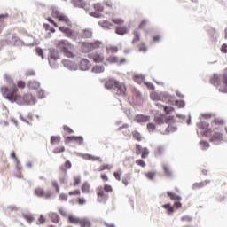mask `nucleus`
Segmentation results:
<instances>
[{
	"mask_svg": "<svg viewBox=\"0 0 227 227\" xmlns=\"http://www.w3.org/2000/svg\"><path fill=\"white\" fill-rule=\"evenodd\" d=\"M0 91L3 97L10 102H16V104H19L20 106L26 105L24 96L17 94L18 89L16 85H14L12 90L6 86H3L1 87Z\"/></svg>",
	"mask_w": 227,
	"mask_h": 227,
	"instance_id": "1",
	"label": "nucleus"
},
{
	"mask_svg": "<svg viewBox=\"0 0 227 227\" xmlns=\"http://www.w3.org/2000/svg\"><path fill=\"white\" fill-rule=\"evenodd\" d=\"M210 84L219 88L221 93H227V68L223 70L220 76L217 74L211 76Z\"/></svg>",
	"mask_w": 227,
	"mask_h": 227,
	"instance_id": "2",
	"label": "nucleus"
},
{
	"mask_svg": "<svg viewBox=\"0 0 227 227\" xmlns=\"http://www.w3.org/2000/svg\"><path fill=\"white\" fill-rule=\"evenodd\" d=\"M107 192H113V186L110 184H104V186L96 188L97 201L98 203H107V200H109Z\"/></svg>",
	"mask_w": 227,
	"mask_h": 227,
	"instance_id": "3",
	"label": "nucleus"
},
{
	"mask_svg": "<svg viewBox=\"0 0 227 227\" xmlns=\"http://www.w3.org/2000/svg\"><path fill=\"white\" fill-rule=\"evenodd\" d=\"M59 47L60 48L61 52L67 56V58H74V51H75V48L74 45H72V43L67 41H62L59 43Z\"/></svg>",
	"mask_w": 227,
	"mask_h": 227,
	"instance_id": "4",
	"label": "nucleus"
},
{
	"mask_svg": "<svg viewBox=\"0 0 227 227\" xmlns=\"http://www.w3.org/2000/svg\"><path fill=\"white\" fill-rule=\"evenodd\" d=\"M206 137H209L210 143H219L223 141V133L212 131V129H207L203 134Z\"/></svg>",
	"mask_w": 227,
	"mask_h": 227,
	"instance_id": "5",
	"label": "nucleus"
},
{
	"mask_svg": "<svg viewBox=\"0 0 227 227\" xmlns=\"http://www.w3.org/2000/svg\"><path fill=\"white\" fill-rule=\"evenodd\" d=\"M154 121L156 125H162L163 123L171 124L175 123V117L161 114L154 117Z\"/></svg>",
	"mask_w": 227,
	"mask_h": 227,
	"instance_id": "6",
	"label": "nucleus"
},
{
	"mask_svg": "<svg viewBox=\"0 0 227 227\" xmlns=\"http://www.w3.org/2000/svg\"><path fill=\"white\" fill-rule=\"evenodd\" d=\"M49 64L51 68H56L58 66V51L54 49H50Z\"/></svg>",
	"mask_w": 227,
	"mask_h": 227,
	"instance_id": "7",
	"label": "nucleus"
},
{
	"mask_svg": "<svg viewBox=\"0 0 227 227\" xmlns=\"http://www.w3.org/2000/svg\"><path fill=\"white\" fill-rule=\"evenodd\" d=\"M35 196H38V198H45L46 200H49V198H52L54 193L51 191L45 192L42 188H36L35 190Z\"/></svg>",
	"mask_w": 227,
	"mask_h": 227,
	"instance_id": "8",
	"label": "nucleus"
},
{
	"mask_svg": "<svg viewBox=\"0 0 227 227\" xmlns=\"http://www.w3.org/2000/svg\"><path fill=\"white\" fill-rule=\"evenodd\" d=\"M114 90L116 91V95L121 97H125V95H127V86H125V83L123 82H117Z\"/></svg>",
	"mask_w": 227,
	"mask_h": 227,
	"instance_id": "9",
	"label": "nucleus"
},
{
	"mask_svg": "<svg viewBox=\"0 0 227 227\" xmlns=\"http://www.w3.org/2000/svg\"><path fill=\"white\" fill-rule=\"evenodd\" d=\"M58 20L60 24H64L67 27H72V20L68 19V16L65 14H58Z\"/></svg>",
	"mask_w": 227,
	"mask_h": 227,
	"instance_id": "10",
	"label": "nucleus"
},
{
	"mask_svg": "<svg viewBox=\"0 0 227 227\" xmlns=\"http://www.w3.org/2000/svg\"><path fill=\"white\" fill-rule=\"evenodd\" d=\"M134 121H136V123H148V121H150V116L138 114L135 116Z\"/></svg>",
	"mask_w": 227,
	"mask_h": 227,
	"instance_id": "11",
	"label": "nucleus"
},
{
	"mask_svg": "<svg viewBox=\"0 0 227 227\" xmlns=\"http://www.w3.org/2000/svg\"><path fill=\"white\" fill-rule=\"evenodd\" d=\"M59 30L61 31L63 35L67 36V38H72V36H74V30L70 29L69 27H59Z\"/></svg>",
	"mask_w": 227,
	"mask_h": 227,
	"instance_id": "12",
	"label": "nucleus"
},
{
	"mask_svg": "<svg viewBox=\"0 0 227 227\" xmlns=\"http://www.w3.org/2000/svg\"><path fill=\"white\" fill-rule=\"evenodd\" d=\"M81 190L83 194H90L91 192V184L88 181H85L82 184Z\"/></svg>",
	"mask_w": 227,
	"mask_h": 227,
	"instance_id": "13",
	"label": "nucleus"
},
{
	"mask_svg": "<svg viewBox=\"0 0 227 227\" xmlns=\"http://www.w3.org/2000/svg\"><path fill=\"white\" fill-rule=\"evenodd\" d=\"M81 220H82V218L77 217L74 215H69L67 216V222L69 223V224H80Z\"/></svg>",
	"mask_w": 227,
	"mask_h": 227,
	"instance_id": "14",
	"label": "nucleus"
},
{
	"mask_svg": "<svg viewBox=\"0 0 227 227\" xmlns=\"http://www.w3.org/2000/svg\"><path fill=\"white\" fill-rule=\"evenodd\" d=\"M72 4L76 8H88V4L84 0H72Z\"/></svg>",
	"mask_w": 227,
	"mask_h": 227,
	"instance_id": "15",
	"label": "nucleus"
},
{
	"mask_svg": "<svg viewBox=\"0 0 227 227\" xmlns=\"http://www.w3.org/2000/svg\"><path fill=\"white\" fill-rule=\"evenodd\" d=\"M117 83H118V81L110 79L106 82L105 87L106 88V90H113V88L114 90L116 88Z\"/></svg>",
	"mask_w": 227,
	"mask_h": 227,
	"instance_id": "16",
	"label": "nucleus"
},
{
	"mask_svg": "<svg viewBox=\"0 0 227 227\" xmlns=\"http://www.w3.org/2000/svg\"><path fill=\"white\" fill-rule=\"evenodd\" d=\"M90 59H93L94 63H102L104 61V57L102 54L95 53L89 57Z\"/></svg>",
	"mask_w": 227,
	"mask_h": 227,
	"instance_id": "17",
	"label": "nucleus"
},
{
	"mask_svg": "<svg viewBox=\"0 0 227 227\" xmlns=\"http://www.w3.org/2000/svg\"><path fill=\"white\" fill-rule=\"evenodd\" d=\"M90 67H91V63H90L86 59H82L80 62L81 70H90Z\"/></svg>",
	"mask_w": 227,
	"mask_h": 227,
	"instance_id": "18",
	"label": "nucleus"
},
{
	"mask_svg": "<svg viewBox=\"0 0 227 227\" xmlns=\"http://www.w3.org/2000/svg\"><path fill=\"white\" fill-rule=\"evenodd\" d=\"M4 79L5 82L8 84V86H10L9 90H13V87L15 86V82L13 81V78H12L8 74H4Z\"/></svg>",
	"mask_w": 227,
	"mask_h": 227,
	"instance_id": "19",
	"label": "nucleus"
},
{
	"mask_svg": "<svg viewBox=\"0 0 227 227\" xmlns=\"http://www.w3.org/2000/svg\"><path fill=\"white\" fill-rule=\"evenodd\" d=\"M128 31L129 29L125 26L116 27L115 28L116 35H120L121 36H123V35H127Z\"/></svg>",
	"mask_w": 227,
	"mask_h": 227,
	"instance_id": "20",
	"label": "nucleus"
},
{
	"mask_svg": "<svg viewBox=\"0 0 227 227\" xmlns=\"http://www.w3.org/2000/svg\"><path fill=\"white\" fill-rule=\"evenodd\" d=\"M162 168L164 170L165 176H167L168 178H171L173 176V172L171 171V168H169V165L163 164Z\"/></svg>",
	"mask_w": 227,
	"mask_h": 227,
	"instance_id": "21",
	"label": "nucleus"
},
{
	"mask_svg": "<svg viewBox=\"0 0 227 227\" xmlns=\"http://www.w3.org/2000/svg\"><path fill=\"white\" fill-rule=\"evenodd\" d=\"M161 207L162 208H165L168 215H173V214H175V207H172L171 204H165V205H162Z\"/></svg>",
	"mask_w": 227,
	"mask_h": 227,
	"instance_id": "22",
	"label": "nucleus"
},
{
	"mask_svg": "<svg viewBox=\"0 0 227 227\" xmlns=\"http://www.w3.org/2000/svg\"><path fill=\"white\" fill-rule=\"evenodd\" d=\"M210 184V180H205L200 183H195L192 186V189H201V187H205V185H208Z\"/></svg>",
	"mask_w": 227,
	"mask_h": 227,
	"instance_id": "23",
	"label": "nucleus"
},
{
	"mask_svg": "<svg viewBox=\"0 0 227 227\" xmlns=\"http://www.w3.org/2000/svg\"><path fill=\"white\" fill-rule=\"evenodd\" d=\"M27 86L30 90H38L40 88V82L35 80L29 81Z\"/></svg>",
	"mask_w": 227,
	"mask_h": 227,
	"instance_id": "24",
	"label": "nucleus"
},
{
	"mask_svg": "<svg viewBox=\"0 0 227 227\" xmlns=\"http://www.w3.org/2000/svg\"><path fill=\"white\" fill-rule=\"evenodd\" d=\"M114 168V166L111 165V164H105V165H101L98 168V171L102 172V171H111V169Z\"/></svg>",
	"mask_w": 227,
	"mask_h": 227,
	"instance_id": "25",
	"label": "nucleus"
},
{
	"mask_svg": "<svg viewBox=\"0 0 227 227\" xmlns=\"http://www.w3.org/2000/svg\"><path fill=\"white\" fill-rule=\"evenodd\" d=\"M133 36H134V38L132 40L133 44H136V43H137V42L141 41V35L139 34V31L135 30L133 32Z\"/></svg>",
	"mask_w": 227,
	"mask_h": 227,
	"instance_id": "26",
	"label": "nucleus"
},
{
	"mask_svg": "<svg viewBox=\"0 0 227 227\" xmlns=\"http://www.w3.org/2000/svg\"><path fill=\"white\" fill-rule=\"evenodd\" d=\"M23 97L25 104H33L35 102V98L31 94H25Z\"/></svg>",
	"mask_w": 227,
	"mask_h": 227,
	"instance_id": "27",
	"label": "nucleus"
},
{
	"mask_svg": "<svg viewBox=\"0 0 227 227\" xmlns=\"http://www.w3.org/2000/svg\"><path fill=\"white\" fill-rule=\"evenodd\" d=\"M80 226L81 227H91V222L88 218H82L80 220Z\"/></svg>",
	"mask_w": 227,
	"mask_h": 227,
	"instance_id": "28",
	"label": "nucleus"
},
{
	"mask_svg": "<svg viewBox=\"0 0 227 227\" xmlns=\"http://www.w3.org/2000/svg\"><path fill=\"white\" fill-rule=\"evenodd\" d=\"M167 196H168V198H170V200H172L173 201H180V200H182V197L171 192H167Z\"/></svg>",
	"mask_w": 227,
	"mask_h": 227,
	"instance_id": "29",
	"label": "nucleus"
},
{
	"mask_svg": "<svg viewBox=\"0 0 227 227\" xmlns=\"http://www.w3.org/2000/svg\"><path fill=\"white\" fill-rule=\"evenodd\" d=\"M99 25L101 26V27H103L104 29H111V27H113V25L111 22L107 21V20H103L99 23Z\"/></svg>",
	"mask_w": 227,
	"mask_h": 227,
	"instance_id": "30",
	"label": "nucleus"
},
{
	"mask_svg": "<svg viewBox=\"0 0 227 227\" xmlns=\"http://www.w3.org/2000/svg\"><path fill=\"white\" fill-rule=\"evenodd\" d=\"M82 38H91L93 36V33L90 29H85L82 32Z\"/></svg>",
	"mask_w": 227,
	"mask_h": 227,
	"instance_id": "31",
	"label": "nucleus"
},
{
	"mask_svg": "<svg viewBox=\"0 0 227 227\" xmlns=\"http://www.w3.org/2000/svg\"><path fill=\"white\" fill-rule=\"evenodd\" d=\"M197 127L200 129V130H207V129L209 127V124L205 121H201L197 123Z\"/></svg>",
	"mask_w": 227,
	"mask_h": 227,
	"instance_id": "32",
	"label": "nucleus"
},
{
	"mask_svg": "<svg viewBox=\"0 0 227 227\" xmlns=\"http://www.w3.org/2000/svg\"><path fill=\"white\" fill-rule=\"evenodd\" d=\"M112 22L116 26H123V24H125V20H123L121 18L112 19Z\"/></svg>",
	"mask_w": 227,
	"mask_h": 227,
	"instance_id": "33",
	"label": "nucleus"
},
{
	"mask_svg": "<svg viewBox=\"0 0 227 227\" xmlns=\"http://www.w3.org/2000/svg\"><path fill=\"white\" fill-rule=\"evenodd\" d=\"M69 141H76V143H79V145H82L84 143V140L82 137H68Z\"/></svg>",
	"mask_w": 227,
	"mask_h": 227,
	"instance_id": "34",
	"label": "nucleus"
},
{
	"mask_svg": "<svg viewBox=\"0 0 227 227\" xmlns=\"http://www.w3.org/2000/svg\"><path fill=\"white\" fill-rule=\"evenodd\" d=\"M72 168V163L70 161H66L63 166L60 167L61 171L67 173V169H70Z\"/></svg>",
	"mask_w": 227,
	"mask_h": 227,
	"instance_id": "35",
	"label": "nucleus"
},
{
	"mask_svg": "<svg viewBox=\"0 0 227 227\" xmlns=\"http://www.w3.org/2000/svg\"><path fill=\"white\" fill-rule=\"evenodd\" d=\"M104 70H105L104 66H95L92 68V72H94V74H102Z\"/></svg>",
	"mask_w": 227,
	"mask_h": 227,
	"instance_id": "36",
	"label": "nucleus"
},
{
	"mask_svg": "<svg viewBox=\"0 0 227 227\" xmlns=\"http://www.w3.org/2000/svg\"><path fill=\"white\" fill-rule=\"evenodd\" d=\"M17 90H24V88H26V82H24L23 80H19L17 82V85H15Z\"/></svg>",
	"mask_w": 227,
	"mask_h": 227,
	"instance_id": "37",
	"label": "nucleus"
},
{
	"mask_svg": "<svg viewBox=\"0 0 227 227\" xmlns=\"http://www.w3.org/2000/svg\"><path fill=\"white\" fill-rule=\"evenodd\" d=\"M81 184V177L80 176H74L73 178V185L74 187H77V185Z\"/></svg>",
	"mask_w": 227,
	"mask_h": 227,
	"instance_id": "38",
	"label": "nucleus"
},
{
	"mask_svg": "<svg viewBox=\"0 0 227 227\" xmlns=\"http://www.w3.org/2000/svg\"><path fill=\"white\" fill-rule=\"evenodd\" d=\"M106 52H110L112 54H114L116 52H118V47L116 46H108L106 47Z\"/></svg>",
	"mask_w": 227,
	"mask_h": 227,
	"instance_id": "39",
	"label": "nucleus"
},
{
	"mask_svg": "<svg viewBox=\"0 0 227 227\" xmlns=\"http://www.w3.org/2000/svg\"><path fill=\"white\" fill-rule=\"evenodd\" d=\"M137 49L139 52H146V51H148V48L144 43H141L140 44H138Z\"/></svg>",
	"mask_w": 227,
	"mask_h": 227,
	"instance_id": "40",
	"label": "nucleus"
},
{
	"mask_svg": "<svg viewBox=\"0 0 227 227\" xmlns=\"http://www.w3.org/2000/svg\"><path fill=\"white\" fill-rule=\"evenodd\" d=\"M122 173L123 172L121 170H117V171L114 172V176L115 179H117L118 182H120L121 180Z\"/></svg>",
	"mask_w": 227,
	"mask_h": 227,
	"instance_id": "41",
	"label": "nucleus"
},
{
	"mask_svg": "<svg viewBox=\"0 0 227 227\" xmlns=\"http://www.w3.org/2000/svg\"><path fill=\"white\" fill-rule=\"evenodd\" d=\"M155 129H157V126L155 124H153V122H150L147 124L148 132H155Z\"/></svg>",
	"mask_w": 227,
	"mask_h": 227,
	"instance_id": "42",
	"label": "nucleus"
},
{
	"mask_svg": "<svg viewBox=\"0 0 227 227\" xmlns=\"http://www.w3.org/2000/svg\"><path fill=\"white\" fill-rule=\"evenodd\" d=\"M130 175L127 174L124 177H122V184L127 187L129 185V182H130Z\"/></svg>",
	"mask_w": 227,
	"mask_h": 227,
	"instance_id": "43",
	"label": "nucleus"
},
{
	"mask_svg": "<svg viewBox=\"0 0 227 227\" xmlns=\"http://www.w3.org/2000/svg\"><path fill=\"white\" fill-rule=\"evenodd\" d=\"M135 82H137L138 84H141L145 81V76L143 75H135L134 76Z\"/></svg>",
	"mask_w": 227,
	"mask_h": 227,
	"instance_id": "44",
	"label": "nucleus"
},
{
	"mask_svg": "<svg viewBox=\"0 0 227 227\" xmlns=\"http://www.w3.org/2000/svg\"><path fill=\"white\" fill-rule=\"evenodd\" d=\"M76 203H78V205H86L87 203V200H86V198L84 197H79L77 200H76Z\"/></svg>",
	"mask_w": 227,
	"mask_h": 227,
	"instance_id": "45",
	"label": "nucleus"
},
{
	"mask_svg": "<svg viewBox=\"0 0 227 227\" xmlns=\"http://www.w3.org/2000/svg\"><path fill=\"white\" fill-rule=\"evenodd\" d=\"M108 63H119L118 57L116 56H110L107 58Z\"/></svg>",
	"mask_w": 227,
	"mask_h": 227,
	"instance_id": "46",
	"label": "nucleus"
},
{
	"mask_svg": "<svg viewBox=\"0 0 227 227\" xmlns=\"http://www.w3.org/2000/svg\"><path fill=\"white\" fill-rule=\"evenodd\" d=\"M162 107L164 108V112L166 113V114H171V113L175 112V108H173L171 106H162Z\"/></svg>",
	"mask_w": 227,
	"mask_h": 227,
	"instance_id": "47",
	"label": "nucleus"
},
{
	"mask_svg": "<svg viewBox=\"0 0 227 227\" xmlns=\"http://www.w3.org/2000/svg\"><path fill=\"white\" fill-rule=\"evenodd\" d=\"M43 27L46 31H51V33H56V29L54 27H51V25L44 23Z\"/></svg>",
	"mask_w": 227,
	"mask_h": 227,
	"instance_id": "48",
	"label": "nucleus"
},
{
	"mask_svg": "<svg viewBox=\"0 0 227 227\" xmlns=\"http://www.w3.org/2000/svg\"><path fill=\"white\" fill-rule=\"evenodd\" d=\"M49 217L52 221V223H58V215L57 214L50 213Z\"/></svg>",
	"mask_w": 227,
	"mask_h": 227,
	"instance_id": "49",
	"label": "nucleus"
},
{
	"mask_svg": "<svg viewBox=\"0 0 227 227\" xmlns=\"http://www.w3.org/2000/svg\"><path fill=\"white\" fill-rule=\"evenodd\" d=\"M69 196H81V190L76 189L68 192Z\"/></svg>",
	"mask_w": 227,
	"mask_h": 227,
	"instance_id": "50",
	"label": "nucleus"
},
{
	"mask_svg": "<svg viewBox=\"0 0 227 227\" xmlns=\"http://www.w3.org/2000/svg\"><path fill=\"white\" fill-rule=\"evenodd\" d=\"M132 136H133L134 139H136L137 141H141V139H142L141 134L137 131H133Z\"/></svg>",
	"mask_w": 227,
	"mask_h": 227,
	"instance_id": "51",
	"label": "nucleus"
},
{
	"mask_svg": "<svg viewBox=\"0 0 227 227\" xmlns=\"http://www.w3.org/2000/svg\"><path fill=\"white\" fill-rule=\"evenodd\" d=\"M94 9L96 10V12H104V6L102 5V4H95Z\"/></svg>",
	"mask_w": 227,
	"mask_h": 227,
	"instance_id": "52",
	"label": "nucleus"
},
{
	"mask_svg": "<svg viewBox=\"0 0 227 227\" xmlns=\"http://www.w3.org/2000/svg\"><path fill=\"white\" fill-rule=\"evenodd\" d=\"M213 123H215V125H224V120H223L221 118H215L213 121Z\"/></svg>",
	"mask_w": 227,
	"mask_h": 227,
	"instance_id": "53",
	"label": "nucleus"
},
{
	"mask_svg": "<svg viewBox=\"0 0 227 227\" xmlns=\"http://www.w3.org/2000/svg\"><path fill=\"white\" fill-rule=\"evenodd\" d=\"M200 145L202 150H207V148H208L210 146V144H208V142H207V141H200Z\"/></svg>",
	"mask_w": 227,
	"mask_h": 227,
	"instance_id": "54",
	"label": "nucleus"
},
{
	"mask_svg": "<svg viewBox=\"0 0 227 227\" xmlns=\"http://www.w3.org/2000/svg\"><path fill=\"white\" fill-rule=\"evenodd\" d=\"M146 26H148V20H144L140 22V24L138 26V29H145V27H146Z\"/></svg>",
	"mask_w": 227,
	"mask_h": 227,
	"instance_id": "55",
	"label": "nucleus"
},
{
	"mask_svg": "<svg viewBox=\"0 0 227 227\" xmlns=\"http://www.w3.org/2000/svg\"><path fill=\"white\" fill-rule=\"evenodd\" d=\"M155 175H156L155 172H147V173H145V176L149 180H153V178H155Z\"/></svg>",
	"mask_w": 227,
	"mask_h": 227,
	"instance_id": "56",
	"label": "nucleus"
},
{
	"mask_svg": "<svg viewBox=\"0 0 227 227\" xmlns=\"http://www.w3.org/2000/svg\"><path fill=\"white\" fill-rule=\"evenodd\" d=\"M149 154H150V151H148V149L146 148H144L142 151V159H146Z\"/></svg>",
	"mask_w": 227,
	"mask_h": 227,
	"instance_id": "57",
	"label": "nucleus"
},
{
	"mask_svg": "<svg viewBox=\"0 0 227 227\" xmlns=\"http://www.w3.org/2000/svg\"><path fill=\"white\" fill-rule=\"evenodd\" d=\"M60 215H62V217H67L68 218V212L67 211V209L64 208H60L59 210Z\"/></svg>",
	"mask_w": 227,
	"mask_h": 227,
	"instance_id": "58",
	"label": "nucleus"
},
{
	"mask_svg": "<svg viewBox=\"0 0 227 227\" xmlns=\"http://www.w3.org/2000/svg\"><path fill=\"white\" fill-rule=\"evenodd\" d=\"M59 200L60 201H67V200H68V194L67 193H62L59 196Z\"/></svg>",
	"mask_w": 227,
	"mask_h": 227,
	"instance_id": "59",
	"label": "nucleus"
},
{
	"mask_svg": "<svg viewBox=\"0 0 227 227\" xmlns=\"http://www.w3.org/2000/svg\"><path fill=\"white\" fill-rule=\"evenodd\" d=\"M23 217L26 219V221H27V223H33L35 219L31 215H24Z\"/></svg>",
	"mask_w": 227,
	"mask_h": 227,
	"instance_id": "60",
	"label": "nucleus"
},
{
	"mask_svg": "<svg viewBox=\"0 0 227 227\" xmlns=\"http://www.w3.org/2000/svg\"><path fill=\"white\" fill-rule=\"evenodd\" d=\"M100 178L103 182H109V176H107L106 174L105 173H102L100 175Z\"/></svg>",
	"mask_w": 227,
	"mask_h": 227,
	"instance_id": "61",
	"label": "nucleus"
},
{
	"mask_svg": "<svg viewBox=\"0 0 227 227\" xmlns=\"http://www.w3.org/2000/svg\"><path fill=\"white\" fill-rule=\"evenodd\" d=\"M90 160L92 161H98V162H102V159L98 156H93L90 154Z\"/></svg>",
	"mask_w": 227,
	"mask_h": 227,
	"instance_id": "62",
	"label": "nucleus"
},
{
	"mask_svg": "<svg viewBox=\"0 0 227 227\" xmlns=\"http://www.w3.org/2000/svg\"><path fill=\"white\" fill-rule=\"evenodd\" d=\"M35 52L37 56H40L43 59V50H42V48H35Z\"/></svg>",
	"mask_w": 227,
	"mask_h": 227,
	"instance_id": "63",
	"label": "nucleus"
},
{
	"mask_svg": "<svg viewBox=\"0 0 227 227\" xmlns=\"http://www.w3.org/2000/svg\"><path fill=\"white\" fill-rule=\"evenodd\" d=\"M164 153V149L162 147H158L155 150V155H162Z\"/></svg>",
	"mask_w": 227,
	"mask_h": 227,
	"instance_id": "64",
	"label": "nucleus"
}]
</instances>
